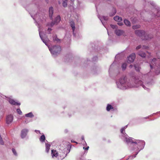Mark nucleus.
Instances as JSON below:
<instances>
[{
    "mask_svg": "<svg viewBox=\"0 0 160 160\" xmlns=\"http://www.w3.org/2000/svg\"><path fill=\"white\" fill-rule=\"evenodd\" d=\"M46 140V138L43 134L39 138V140L42 143L45 142Z\"/></svg>",
    "mask_w": 160,
    "mask_h": 160,
    "instance_id": "nucleus-28",
    "label": "nucleus"
},
{
    "mask_svg": "<svg viewBox=\"0 0 160 160\" xmlns=\"http://www.w3.org/2000/svg\"><path fill=\"white\" fill-rule=\"evenodd\" d=\"M29 122L27 120H26L25 121V123L27 124Z\"/></svg>",
    "mask_w": 160,
    "mask_h": 160,
    "instance_id": "nucleus-53",
    "label": "nucleus"
},
{
    "mask_svg": "<svg viewBox=\"0 0 160 160\" xmlns=\"http://www.w3.org/2000/svg\"><path fill=\"white\" fill-rule=\"evenodd\" d=\"M35 132L37 133H38V132L39 133H40V134H41L40 133V131L39 130H35Z\"/></svg>",
    "mask_w": 160,
    "mask_h": 160,
    "instance_id": "nucleus-48",
    "label": "nucleus"
},
{
    "mask_svg": "<svg viewBox=\"0 0 160 160\" xmlns=\"http://www.w3.org/2000/svg\"><path fill=\"white\" fill-rule=\"evenodd\" d=\"M116 12H117V11L116 10V9L115 8H112V10L111 12H110L109 13V16L111 17L113 16L115 14Z\"/></svg>",
    "mask_w": 160,
    "mask_h": 160,
    "instance_id": "nucleus-24",
    "label": "nucleus"
},
{
    "mask_svg": "<svg viewBox=\"0 0 160 160\" xmlns=\"http://www.w3.org/2000/svg\"><path fill=\"white\" fill-rule=\"evenodd\" d=\"M50 145L48 143H45L46 152L48 153L50 149Z\"/></svg>",
    "mask_w": 160,
    "mask_h": 160,
    "instance_id": "nucleus-32",
    "label": "nucleus"
},
{
    "mask_svg": "<svg viewBox=\"0 0 160 160\" xmlns=\"http://www.w3.org/2000/svg\"><path fill=\"white\" fill-rule=\"evenodd\" d=\"M68 1V0H62V5L64 8L67 7Z\"/></svg>",
    "mask_w": 160,
    "mask_h": 160,
    "instance_id": "nucleus-31",
    "label": "nucleus"
},
{
    "mask_svg": "<svg viewBox=\"0 0 160 160\" xmlns=\"http://www.w3.org/2000/svg\"><path fill=\"white\" fill-rule=\"evenodd\" d=\"M98 68L96 67H94L92 70V72L94 74L97 73V71L98 70Z\"/></svg>",
    "mask_w": 160,
    "mask_h": 160,
    "instance_id": "nucleus-33",
    "label": "nucleus"
},
{
    "mask_svg": "<svg viewBox=\"0 0 160 160\" xmlns=\"http://www.w3.org/2000/svg\"><path fill=\"white\" fill-rule=\"evenodd\" d=\"M81 139L82 140H83L84 141H85L84 139V137L83 136H82Z\"/></svg>",
    "mask_w": 160,
    "mask_h": 160,
    "instance_id": "nucleus-51",
    "label": "nucleus"
},
{
    "mask_svg": "<svg viewBox=\"0 0 160 160\" xmlns=\"http://www.w3.org/2000/svg\"><path fill=\"white\" fill-rule=\"evenodd\" d=\"M123 22L124 24L128 27H130L131 26L130 22L128 19H125L123 20Z\"/></svg>",
    "mask_w": 160,
    "mask_h": 160,
    "instance_id": "nucleus-25",
    "label": "nucleus"
},
{
    "mask_svg": "<svg viewBox=\"0 0 160 160\" xmlns=\"http://www.w3.org/2000/svg\"><path fill=\"white\" fill-rule=\"evenodd\" d=\"M65 107H63V109H65Z\"/></svg>",
    "mask_w": 160,
    "mask_h": 160,
    "instance_id": "nucleus-58",
    "label": "nucleus"
},
{
    "mask_svg": "<svg viewBox=\"0 0 160 160\" xmlns=\"http://www.w3.org/2000/svg\"><path fill=\"white\" fill-rule=\"evenodd\" d=\"M114 32L117 35L120 36L124 33V31L123 30L116 29L115 30Z\"/></svg>",
    "mask_w": 160,
    "mask_h": 160,
    "instance_id": "nucleus-20",
    "label": "nucleus"
},
{
    "mask_svg": "<svg viewBox=\"0 0 160 160\" xmlns=\"http://www.w3.org/2000/svg\"><path fill=\"white\" fill-rule=\"evenodd\" d=\"M53 8L52 7H51L49 9V16L50 19L51 20L53 19Z\"/></svg>",
    "mask_w": 160,
    "mask_h": 160,
    "instance_id": "nucleus-19",
    "label": "nucleus"
},
{
    "mask_svg": "<svg viewBox=\"0 0 160 160\" xmlns=\"http://www.w3.org/2000/svg\"><path fill=\"white\" fill-rule=\"evenodd\" d=\"M83 145L84 146V147L85 146H86L87 145V143L85 141H83Z\"/></svg>",
    "mask_w": 160,
    "mask_h": 160,
    "instance_id": "nucleus-47",
    "label": "nucleus"
},
{
    "mask_svg": "<svg viewBox=\"0 0 160 160\" xmlns=\"http://www.w3.org/2000/svg\"><path fill=\"white\" fill-rule=\"evenodd\" d=\"M160 112H157V113H160Z\"/></svg>",
    "mask_w": 160,
    "mask_h": 160,
    "instance_id": "nucleus-57",
    "label": "nucleus"
},
{
    "mask_svg": "<svg viewBox=\"0 0 160 160\" xmlns=\"http://www.w3.org/2000/svg\"><path fill=\"white\" fill-rule=\"evenodd\" d=\"M136 57L135 53H132L128 57V62L131 63L134 61Z\"/></svg>",
    "mask_w": 160,
    "mask_h": 160,
    "instance_id": "nucleus-17",
    "label": "nucleus"
},
{
    "mask_svg": "<svg viewBox=\"0 0 160 160\" xmlns=\"http://www.w3.org/2000/svg\"><path fill=\"white\" fill-rule=\"evenodd\" d=\"M29 131V129L27 128H25L22 129L20 133L21 138L22 139L26 138Z\"/></svg>",
    "mask_w": 160,
    "mask_h": 160,
    "instance_id": "nucleus-13",
    "label": "nucleus"
},
{
    "mask_svg": "<svg viewBox=\"0 0 160 160\" xmlns=\"http://www.w3.org/2000/svg\"><path fill=\"white\" fill-rule=\"evenodd\" d=\"M25 116L27 118H32L34 117V115L32 112H30L25 115Z\"/></svg>",
    "mask_w": 160,
    "mask_h": 160,
    "instance_id": "nucleus-27",
    "label": "nucleus"
},
{
    "mask_svg": "<svg viewBox=\"0 0 160 160\" xmlns=\"http://www.w3.org/2000/svg\"><path fill=\"white\" fill-rule=\"evenodd\" d=\"M17 112L19 114L22 115V112L20 108H18L17 109Z\"/></svg>",
    "mask_w": 160,
    "mask_h": 160,
    "instance_id": "nucleus-39",
    "label": "nucleus"
},
{
    "mask_svg": "<svg viewBox=\"0 0 160 160\" xmlns=\"http://www.w3.org/2000/svg\"><path fill=\"white\" fill-rule=\"evenodd\" d=\"M13 116L12 114H9L7 115L6 119V124L8 125L11 124L13 121Z\"/></svg>",
    "mask_w": 160,
    "mask_h": 160,
    "instance_id": "nucleus-14",
    "label": "nucleus"
},
{
    "mask_svg": "<svg viewBox=\"0 0 160 160\" xmlns=\"http://www.w3.org/2000/svg\"><path fill=\"white\" fill-rule=\"evenodd\" d=\"M113 19L115 21L118 22H120L122 21V18L118 16H115Z\"/></svg>",
    "mask_w": 160,
    "mask_h": 160,
    "instance_id": "nucleus-29",
    "label": "nucleus"
},
{
    "mask_svg": "<svg viewBox=\"0 0 160 160\" xmlns=\"http://www.w3.org/2000/svg\"><path fill=\"white\" fill-rule=\"evenodd\" d=\"M145 142L143 140H138L134 142H131L130 144H127L128 148L130 152L135 154L132 155L128 156V158L127 159H129L132 160L135 158L137 155L142 150L145 146Z\"/></svg>",
    "mask_w": 160,
    "mask_h": 160,
    "instance_id": "nucleus-3",
    "label": "nucleus"
},
{
    "mask_svg": "<svg viewBox=\"0 0 160 160\" xmlns=\"http://www.w3.org/2000/svg\"><path fill=\"white\" fill-rule=\"evenodd\" d=\"M51 152V155L52 158L54 157L57 158L58 156V153L56 150H52Z\"/></svg>",
    "mask_w": 160,
    "mask_h": 160,
    "instance_id": "nucleus-23",
    "label": "nucleus"
},
{
    "mask_svg": "<svg viewBox=\"0 0 160 160\" xmlns=\"http://www.w3.org/2000/svg\"><path fill=\"white\" fill-rule=\"evenodd\" d=\"M128 125H126L124 127L122 128L120 130L121 135L120 136V138L125 143L127 144H130V143L138 140V139H135L129 137L128 135L125 132V130L128 127Z\"/></svg>",
    "mask_w": 160,
    "mask_h": 160,
    "instance_id": "nucleus-6",
    "label": "nucleus"
},
{
    "mask_svg": "<svg viewBox=\"0 0 160 160\" xmlns=\"http://www.w3.org/2000/svg\"><path fill=\"white\" fill-rule=\"evenodd\" d=\"M74 114V112L73 111H70V112L68 114V116L69 117H71Z\"/></svg>",
    "mask_w": 160,
    "mask_h": 160,
    "instance_id": "nucleus-37",
    "label": "nucleus"
},
{
    "mask_svg": "<svg viewBox=\"0 0 160 160\" xmlns=\"http://www.w3.org/2000/svg\"><path fill=\"white\" fill-rule=\"evenodd\" d=\"M140 25H133L132 26V28L133 29H136L138 28H140Z\"/></svg>",
    "mask_w": 160,
    "mask_h": 160,
    "instance_id": "nucleus-35",
    "label": "nucleus"
},
{
    "mask_svg": "<svg viewBox=\"0 0 160 160\" xmlns=\"http://www.w3.org/2000/svg\"><path fill=\"white\" fill-rule=\"evenodd\" d=\"M119 55H117L116 56L115 61L117 60ZM115 63V61L114 62L110 65L108 71L110 76L114 79H116L118 77V75L120 74V68H118L116 69H115L114 68Z\"/></svg>",
    "mask_w": 160,
    "mask_h": 160,
    "instance_id": "nucleus-5",
    "label": "nucleus"
},
{
    "mask_svg": "<svg viewBox=\"0 0 160 160\" xmlns=\"http://www.w3.org/2000/svg\"><path fill=\"white\" fill-rule=\"evenodd\" d=\"M9 102L12 105H20V103L16 102L13 99L9 98L8 100Z\"/></svg>",
    "mask_w": 160,
    "mask_h": 160,
    "instance_id": "nucleus-21",
    "label": "nucleus"
},
{
    "mask_svg": "<svg viewBox=\"0 0 160 160\" xmlns=\"http://www.w3.org/2000/svg\"><path fill=\"white\" fill-rule=\"evenodd\" d=\"M135 33L137 35L141 37L143 40H149L153 37L152 34L146 33L143 30H136Z\"/></svg>",
    "mask_w": 160,
    "mask_h": 160,
    "instance_id": "nucleus-8",
    "label": "nucleus"
},
{
    "mask_svg": "<svg viewBox=\"0 0 160 160\" xmlns=\"http://www.w3.org/2000/svg\"><path fill=\"white\" fill-rule=\"evenodd\" d=\"M71 142H74V143H76V144H78V143L77 142H76V141H74L73 140H71Z\"/></svg>",
    "mask_w": 160,
    "mask_h": 160,
    "instance_id": "nucleus-50",
    "label": "nucleus"
},
{
    "mask_svg": "<svg viewBox=\"0 0 160 160\" xmlns=\"http://www.w3.org/2000/svg\"><path fill=\"white\" fill-rule=\"evenodd\" d=\"M89 148V146H87V147L86 148H85V147H83V149L85 150H88V149Z\"/></svg>",
    "mask_w": 160,
    "mask_h": 160,
    "instance_id": "nucleus-46",
    "label": "nucleus"
},
{
    "mask_svg": "<svg viewBox=\"0 0 160 160\" xmlns=\"http://www.w3.org/2000/svg\"><path fill=\"white\" fill-rule=\"evenodd\" d=\"M152 116V115H150V116H148V117H145V118H145V119H147V118H149V117L151 116Z\"/></svg>",
    "mask_w": 160,
    "mask_h": 160,
    "instance_id": "nucleus-52",
    "label": "nucleus"
},
{
    "mask_svg": "<svg viewBox=\"0 0 160 160\" xmlns=\"http://www.w3.org/2000/svg\"><path fill=\"white\" fill-rule=\"evenodd\" d=\"M53 40L55 41H57V42H59L60 41V39H58L57 36H56L55 37H54L53 38Z\"/></svg>",
    "mask_w": 160,
    "mask_h": 160,
    "instance_id": "nucleus-36",
    "label": "nucleus"
},
{
    "mask_svg": "<svg viewBox=\"0 0 160 160\" xmlns=\"http://www.w3.org/2000/svg\"><path fill=\"white\" fill-rule=\"evenodd\" d=\"M81 65H82V66H84L85 67L88 64H89V62H90V61L89 60H88V59H87L86 62H85V61L84 59H81Z\"/></svg>",
    "mask_w": 160,
    "mask_h": 160,
    "instance_id": "nucleus-22",
    "label": "nucleus"
},
{
    "mask_svg": "<svg viewBox=\"0 0 160 160\" xmlns=\"http://www.w3.org/2000/svg\"><path fill=\"white\" fill-rule=\"evenodd\" d=\"M150 70L155 72L156 75L160 74V62L155 58L152 59L149 63Z\"/></svg>",
    "mask_w": 160,
    "mask_h": 160,
    "instance_id": "nucleus-7",
    "label": "nucleus"
},
{
    "mask_svg": "<svg viewBox=\"0 0 160 160\" xmlns=\"http://www.w3.org/2000/svg\"><path fill=\"white\" fill-rule=\"evenodd\" d=\"M26 9L28 12L31 17L33 18L35 22H37V21H39L40 20H41V19L39 18V17L38 15V14L37 13H36L35 14L34 13H33L32 12L29 11L27 7L26 8Z\"/></svg>",
    "mask_w": 160,
    "mask_h": 160,
    "instance_id": "nucleus-12",
    "label": "nucleus"
},
{
    "mask_svg": "<svg viewBox=\"0 0 160 160\" xmlns=\"http://www.w3.org/2000/svg\"><path fill=\"white\" fill-rule=\"evenodd\" d=\"M45 1L47 2L48 3V0H45Z\"/></svg>",
    "mask_w": 160,
    "mask_h": 160,
    "instance_id": "nucleus-55",
    "label": "nucleus"
},
{
    "mask_svg": "<svg viewBox=\"0 0 160 160\" xmlns=\"http://www.w3.org/2000/svg\"><path fill=\"white\" fill-rule=\"evenodd\" d=\"M58 3L59 4H60V1L58 2Z\"/></svg>",
    "mask_w": 160,
    "mask_h": 160,
    "instance_id": "nucleus-56",
    "label": "nucleus"
},
{
    "mask_svg": "<svg viewBox=\"0 0 160 160\" xmlns=\"http://www.w3.org/2000/svg\"><path fill=\"white\" fill-rule=\"evenodd\" d=\"M105 48L103 46H98L96 49V51L100 54L103 53L106 51Z\"/></svg>",
    "mask_w": 160,
    "mask_h": 160,
    "instance_id": "nucleus-16",
    "label": "nucleus"
},
{
    "mask_svg": "<svg viewBox=\"0 0 160 160\" xmlns=\"http://www.w3.org/2000/svg\"><path fill=\"white\" fill-rule=\"evenodd\" d=\"M106 110L108 112H116L117 110V108L115 107H114L110 104H108L107 105Z\"/></svg>",
    "mask_w": 160,
    "mask_h": 160,
    "instance_id": "nucleus-15",
    "label": "nucleus"
},
{
    "mask_svg": "<svg viewBox=\"0 0 160 160\" xmlns=\"http://www.w3.org/2000/svg\"><path fill=\"white\" fill-rule=\"evenodd\" d=\"M52 30V29L51 28H48V33L50 34L51 33V31Z\"/></svg>",
    "mask_w": 160,
    "mask_h": 160,
    "instance_id": "nucleus-44",
    "label": "nucleus"
},
{
    "mask_svg": "<svg viewBox=\"0 0 160 160\" xmlns=\"http://www.w3.org/2000/svg\"><path fill=\"white\" fill-rule=\"evenodd\" d=\"M98 18L102 22L103 26H104V27L106 28L107 30L108 34V36H109L110 35V33L108 32V29L106 28V23H107V22L108 20V17L104 16H99Z\"/></svg>",
    "mask_w": 160,
    "mask_h": 160,
    "instance_id": "nucleus-11",
    "label": "nucleus"
},
{
    "mask_svg": "<svg viewBox=\"0 0 160 160\" xmlns=\"http://www.w3.org/2000/svg\"><path fill=\"white\" fill-rule=\"evenodd\" d=\"M117 24L120 26H122L123 25V24L122 22H119L117 23Z\"/></svg>",
    "mask_w": 160,
    "mask_h": 160,
    "instance_id": "nucleus-45",
    "label": "nucleus"
},
{
    "mask_svg": "<svg viewBox=\"0 0 160 160\" xmlns=\"http://www.w3.org/2000/svg\"><path fill=\"white\" fill-rule=\"evenodd\" d=\"M98 59V58L97 56L94 57L92 58V61L93 62L96 61Z\"/></svg>",
    "mask_w": 160,
    "mask_h": 160,
    "instance_id": "nucleus-42",
    "label": "nucleus"
},
{
    "mask_svg": "<svg viewBox=\"0 0 160 160\" xmlns=\"http://www.w3.org/2000/svg\"><path fill=\"white\" fill-rule=\"evenodd\" d=\"M69 24L70 26L72 27L73 36L74 37H76V34L74 32V31L75 29V23L73 21L70 20L69 21Z\"/></svg>",
    "mask_w": 160,
    "mask_h": 160,
    "instance_id": "nucleus-18",
    "label": "nucleus"
},
{
    "mask_svg": "<svg viewBox=\"0 0 160 160\" xmlns=\"http://www.w3.org/2000/svg\"><path fill=\"white\" fill-rule=\"evenodd\" d=\"M142 47V49L143 50H147L149 48V47L148 46L145 45H143Z\"/></svg>",
    "mask_w": 160,
    "mask_h": 160,
    "instance_id": "nucleus-40",
    "label": "nucleus"
},
{
    "mask_svg": "<svg viewBox=\"0 0 160 160\" xmlns=\"http://www.w3.org/2000/svg\"><path fill=\"white\" fill-rule=\"evenodd\" d=\"M132 66H133L132 65H131V64L129 66V67L131 68H132Z\"/></svg>",
    "mask_w": 160,
    "mask_h": 160,
    "instance_id": "nucleus-54",
    "label": "nucleus"
},
{
    "mask_svg": "<svg viewBox=\"0 0 160 160\" xmlns=\"http://www.w3.org/2000/svg\"><path fill=\"white\" fill-rule=\"evenodd\" d=\"M127 65L126 63H123L122 64L121 68L122 70L124 71L125 70L127 67Z\"/></svg>",
    "mask_w": 160,
    "mask_h": 160,
    "instance_id": "nucleus-34",
    "label": "nucleus"
},
{
    "mask_svg": "<svg viewBox=\"0 0 160 160\" xmlns=\"http://www.w3.org/2000/svg\"><path fill=\"white\" fill-rule=\"evenodd\" d=\"M138 55L142 58H145L146 57L145 53L143 52L140 51L138 53Z\"/></svg>",
    "mask_w": 160,
    "mask_h": 160,
    "instance_id": "nucleus-30",
    "label": "nucleus"
},
{
    "mask_svg": "<svg viewBox=\"0 0 160 160\" xmlns=\"http://www.w3.org/2000/svg\"><path fill=\"white\" fill-rule=\"evenodd\" d=\"M150 73L142 74L139 78L138 76L132 77L131 79L126 77H122L116 80L117 88L121 90H125L129 88L142 87L148 92L150 89L148 88L153 84L152 77Z\"/></svg>",
    "mask_w": 160,
    "mask_h": 160,
    "instance_id": "nucleus-1",
    "label": "nucleus"
},
{
    "mask_svg": "<svg viewBox=\"0 0 160 160\" xmlns=\"http://www.w3.org/2000/svg\"><path fill=\"white\" fill-rule=\"evenodd\" d=\"M110 26L111 27L112 29H116L118 28V26L116 25L111 24Z\"/></svg>",
    "mask_w": 160,
    "mask_h": 160,
    "instance_id": "nucleus-41",
    "label": "nucleus"
},
{
    "mask_svg": "<svg viewBox=\"0 0 160 160\" xmlns=\"http://www.w3.org/2000/svg\"><path fill=\"white\" fill-rule=\"evenodd\" d=\"M61 20V18L59 15L55 17L53 20L50 22H48L47 24V26L52 27L54 25H57L60 22Z\"/></svg>",
    "mask_w": 160,
    "mask_h": 160,
    "instance_id": "nucleus-10",
    "label": "nucleus"
},
{
    "mask_svg": "<svg viewBox=\"0 0 160 160\" xmlns=\"http://www.w3.org/2000/svg\"><path fill=\"white\" fill-rule=\"evenodd\" d=\"M134 67L135 70L137 72H139L141 69V68L140 66L138 64H135L134 66Z\"/></svg>",
    "mask_w": 160,
    "mask_h": 160,
    "instance_id": "nucleus-26",
    "label": "nucleus"
},
{
    "mask_svg": "<svg viewBox=\"0 0 160 160\" xmlns=\"http://www.w3.org/2000/svg\"><path fill=\"white\" fill-rule=\"evenodd\" d=\"M71 148V145L70 143L69 142H66L60 146L59 149L62 153L65 154L66 157L67 154L70 152Z\"/></svg>",
    "mask_w": 160,
    "mask_h": 160,
    "instance_id": "nucleus-9",
    "label": "nucleus"
},
{
    "mask_svg": "<svg viewBox=\"0 0 160 160\" xmlns=\"http://www.w3.org/2000/svg\"><path fill=\"white\" fill-rule=\"evenodd\" d=\"M12 152L13 153V154H14V155H15V156H18V154L17 153V152L15 149L12 148Z\"/></svg>",
    "mask_w": 160,
    "mask_h": 160,
    "instance_id": "nucleus-38",
    "label": "nucleus"
},
{
    "mask_svg": "<svg viewBox=\"0 0 160 160\" xmlns=\"http://www.w3.org/2000/svg\"><path fill=\"white\" fill-rule=\"evenodd\" d=\"M68 130L67 129H65V130H64V132L65 133H67L68 132Z\"/></svg>",
    "mask_w": 160,
    "mask_h": 160,
    "instance_id": "nucleus-49",
    "label": "nucleus"
},
{
    "mask_svg": "<svg viewBox=\"0 0 160 160\" xmlns=\"http://www.w3.org/2000/svg\"><path fill=\"white\" fill-rule=\"evenodd\" d=\"M142 47V46L141 45H139L138 46H137L136 48V50H138L139 49L141 48Z\"/></svg>",
    "mask_w": 160,
    "mask_h": 160,
    "instance_id": "nucleus-43",
    "label": "nucleus"
},
{
    "mask_svg": "<svg viewBox=\"0 0 160 160\" xmlns=\"http://www.w3.org/2000/svg\"><path fill=\"white\" fill-rule=\"evenodd\" d=\"M146 3L145 12L150 14V17L148 20L149 22L154 21L156 25H154L153 28L156 33V36H160V7L157 5L155 2L151 0H143ZM160 40V37L159 39ZM159 50L156 54L158 59L160 60V45L158 46Z\"/></svg>",
    "mask_w": 160,
    "mask_h": 160,
    "instance_id": "nucleus-2",
    "label": "nucleus"
},
{
    "mask_svg": "<svg viewBox=\"0 0 160 160\" xmlns=\"http://www.w3.org/2000/svg\"><path fill=\"white\" fill-rule=\"evenodd\" d=\"M39 35L42 40L48 47L49 50L53 57H55L60 53L61 50L60 46L55 45L50 47L48 44V42H49V39L47 37H45L44 36L43 37L42 33L40 31H39Z\"/></svg>",
    "mask_w": 160,
    "mask_h": 160,
    "instance_id": "nucleus-4",
    "label": "nucleus"
}]
</instances>
